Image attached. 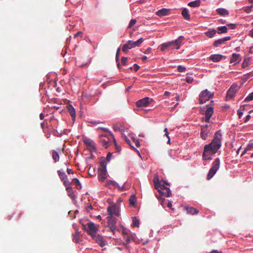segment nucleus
Wrapping results in <instances>:
<instances>
[{"instance_id": "1", "label": "nucleus", "mask_w": 253, "mask_h": 253, "mask_svg": "<svg viewBox=\"0 0 253 253\" xmlns=\"http://www.w3.org/2000/svg\"><path fill=\"white\" fill-rule=\"evenodd\" d=\"M222 135L220 131H216L211 142L204 147L203 158L204 160H211V156L217 152L221 145Z\"/></svg>"}, {"instance_id": "2", "label": "nucleus", "mask_w": 253, "mask_h": 253, "mask_svg": "<svg viewBox=\"0 0 253 253\" xmlns=\"http://www.w3.org/2000/svg\"><path fill=\"white\" fill-rule=\"evenodd\" d=\"M155 183V188L158 190V192L159 193V195L162 197H170L171 195L170 190L169 188L167 187L164 184H162L158 181L157 182L155 181L154 180Z\"/></svg>"}, {"instance_id": "3", "label": "nucleus", "mask_w": 253, "mask_h": 253, "mask_svg": "<svg viewBox=\"0 0 253 253\" xmlns=\"http://www.w3.org/2000/svg\"><path fill=\"white\" fill-rule=\"evenodd\" d=\"M143 42V39L142 38H140L135 42L129 40L123 45L122 47V51L126 53L128 49L135 47L139 46Z\"/></svg>"}, {"instance_id": "4", "label": "nucleus", "mask_w": 253, "mask_h": 253, "mask_svg": "<svg viewBox=\"0 0 253 253\" xmlns=\"http://www.w3.org/2000/svg\"><path fill=\"white\" fill-rule=\"evenodd\" d=\"M111 139H112L114 142L116 143V139L114 135L111 132H109L107 134L100 135L99 141L102 146L107 148L109 146V143Z\"/></svg>"}, {"instance_id": "5", "label": "nucleus", "mask_w": 253, "mask_h": 253, "mask_svg": "<svg viewBox=\"0 0 253 253\" xmlns=\"http://www.w3.org/2000/svg\"><path fill=\"white\" fill-rule=\"evenodd\" d=\"M220 166V160L219 158H216L213 162L212 166L210 169L209 173L207 175V179L210 180L213 175L216 173L217 170L218 169Z\"/></svg>"}, {"instance_id": "6", "label": "nucleus", "mask_w": 253, "mask_h": 253, "mask_svg": "<svg viewBox=\"0 0 253 253\" xmlns=\"http://www.w3.org/2000/svg\"><path fill=\"white\" fill-rule=\"evenodd\" d=\"M220 166V160L219 158H216L213 162L212 166L210 169L209 173L207 175V179L210 180L213 175L216 173L217 170L218 169Z\"/></svg>"}, {"instance_id": "7", "label": "nucleus", "mask_w": 253, "mask_h": 253, "mask_svg": "<svg viewBox=\"0 0 253 253\" xmlns=\"http://www.w3.org/2000/svg\"><path fill=\"white\" fill-rule=\"evenodd\" d=\"M84 229L86 230L87 234L91 236L97 233L98 228L93 222H90L86 225H83Z\"/></svg>"}, {"instance_id": "8", "label": "nucleus", "mask_w": 253, "mask_h": 253, "mask_svg": "<svg viewBox=\"0 0 253 253\" xmlns=\"http://www.w3.org/2000/svg\"><path fill=\"white\" fill-rule=\"evenodd\" d=\"M213 95V93H210L208 89L202 91L199 95V102L200 104H203L207 101L210 100Z\"/></svg>"}, {"instance_id": "9", "label": "nucleus", "mask_w": 253, "mask_h": 253, "mask_svg": "<svg viewBox=\"0 0 253 253\" xmlns=\"http://www.w3.org/2000/svg\"><path fill=\"white\" fill-rule=\"evenodd\" d=\"M108 226L110 228L111 232L115 234L116 231V218L112 216H108L107 217Z\"/></svg>"}, {"instance_id": "10", "label": "nucleus", "mask_w": 253, "mask_h": 253, "mask_svg": "<svg viewBox=\"0 0 253 253\" xmlns=\"http://www.w3.org/2000/svg\"><path fill=\"white\" fill-rule=\"evenodd\" d=\"M107 212L109 214L108 216H112L115 215L116 216H119V208L116 205H112L107 208Z\"/></svg>"}, {"instance_id": "11", "label": "nucleus", "mask_w": 253, "mask_h": 253, "mask_svg": "<svg viewBox=\"0 0 253 253\" xmlns=\"http://www.w3.org/2000/svg\"><path fill=\"white\" fill-rule=\"evenodd\" d=\"M238 87V85L236 84H234L231 85L230 88L228 89L227 95H226V100H228L231 99H232L237 91V89Z\"/></svg>"}, {"instance_id": "12", "label": "nucleus", "mask_w": 253, "mask_h": 253, "mask_svg": "<svg viewBox=\"0 0 253 253\" xmlns=\"http://www.w3.org/2000/svg\"><path fill=\"white\" fill-rule=\"evenodd\" d=\"M92 238L96 241V242L101 246L103 247L106 245V242L104 240V238L102 236H100L99 234L93 235L91 236Z\"/></svg>"}, {"instance_id": "13", "label": "nucleus", "mask_w": 253, "mask_h": 253, "mask_svg": "<svg viewBox=\"0 0 253 253\" xmlns=\"http://www.w3.org/2000/svg\"><path fill=\"white\" fill-rule=\"evenodd\" d=\"M150 104L149 102V97H145L142 99H141L138 100L136 102V105L137 107H146L148 106Z\"/></svg>"}, {"instance_id": "14", "label": "nucleus", "mask_w": 253, "mask_h": 253, "mask_svg": "<svg viewBox=\"0 0 253 253\" xmlns=\"http://www.w3.org/2000/svg\"><path fill=\"white\" fill-rule=\"evenodd\" d=\"M213 113V108L211 107H208L205 112V118L204 119L205 122L209 123L211 117Z\"/></svg>"}, {"instance_id": "15", "label": "nucleus", "mask_w": 253, "mask_h": 253, "mask_svg": "<svg viewBox=\"0 0 253 253\" xmlns=\"http://www.w3.org/2000/svg\"><path fill=\"white\" fill-rule=\"evenodd\" d=\"M98 177L100 181H104L107 178V170L104 169H98Z\"/></svg>"}, {"instance_id": "16", "label": "nucleus", "mask_w": 253, "mask_h": 253, "mask_svg": "<svg viewBox=\"0 0 253 253\" xmlns=\"http://www.w3.org/2000/svg\"><path fill=\"white\" fill-rule=\"evenodd\" d=\"M231 39L230 37H226L222 39H218L217 40H216L213 42V45L214 46L217 47L219 46L220 44L223 43L226 41H229Z\"/></svg>"}, {"instance_id": "17", "label": "nucleus", "mask_w": 253, "mask_h": 253, "mask_svg": "<svg viewBox=\"0 0 253 253\" xmlns=\"http://www.w3.org/2000/svg\"><path fill=\"white\" fill-rule=\"evenodd\" d=\"M183 36H180L177 39L174 41H172L173 42V48L178 49L180 48L181 43L183 40Z\"/></svg>"}, {"instance_id": "18", "label": "nucleus", "mask_w": 253, "mask_h": 253, "mask_svg": "<svg viewBox=\"0 0 253 253\" xmlns=\"http://www.w3.org/2000/svg\"><path fill=\"white\" fill-rule=\"evenodd\" d=\"M66 108L73 120H75L76 118V112L74 108L70 104L67 105Z\"/></svg>"}, {"instance_id": "19", "label": "nucleus", "mask_w": 253, "mask_h": 253, "mask_svg": "<svg viewBox=\"0 0 253 253\" xmlns=\"http://www.w3.org/2000/svg\"><path fill=\"white\" fill-rule=\"evenodd\" d=\"M240 55L239 54L233 53L230 59V63H235L236 64L240 62Z\"/></svg>"}, {"instance_id": "20", "label": "nucleus", "mask_w": 253, "mask_h": 253, "mask_svg": "<svg viewBox=\"0 0 253 253\" xmlns=\"http://www.w3.org/2000/svg\"><path fill=\"white\" fill-rule=\"evenodd\" d=\"M223 57V56L220 54H213L210 56V59L213 62H216L220 61Z\"/></svg>"}, {"instance_id": "21", "label": "nucleus", "mask_w": 253, "mask_h": 253, "mask_svg": "<svg viewBox=\"0 0 253 253\" xmlns=\"http://www.w3.org/2000/svg\"><path fill=\"white\" fill-rule=\"evenodd\" d=\"M84 142L88 146L91 147L94 150H96L95 144L93 140L89 139H87L84 140Z\"/></svg>"}, {"instance_id": "22", "label": "nucleus", "mask_w": 253, "mask_h": 253, "mask_svg": "<svg viewBox=\"0 0 253 253\" xmlns=\"http://www.w3.org/2000/svg\"><path fill=\"white\" fill-rule=\"evenodd\" d=\"M210 130L204 129L201 128L200 136L203 140L207 139Z\"/></svg>"}, {"instance_id": "23", "label": "nucleus", "mask_w": 253, "mask_h": 253, "mask_svg": "<svg viewBox=\"0 0 253 253\" xmlns=\"http://www.w3.org/2000/svg\"><path fill=\"white\" fill-rule=\"evenodd\" d=\"M169 10L166 8H162L156 12V14L159 16H164L168 15Z\"/></svg>"}, {"instance_id": "24", "label": "nucleus", "mask_w": 253, "mask_h": 253, "mask_svg": "<svg viewBox=\"0 0 253 253\" xmlns=\"http://www.w3.org/2000/svg\"><path fill=\"white\" fill-rule=\"evenodd\" d=\"M185 209L187 213L191 214H197L199 212V211L197 209L193 207H187L185 208Z\"/></svg>"}, {"instance_id": "25", "label": "nucleus", "mask_w": 253, "mask_h": 253, "mask_svg": "<svg viewBox=\"0 0 253 253\" xmlns=\"http://www.w3.org/2000/svg\"><path fill=\"white\" fill-rule=\"evenodd\" d=\"M201 1L200 0H196L195 1H191L189 2L188 5L192 7H197L200 5Z\"/></svg>"}, {"instance_id": "26", "label": "nucleus", "mask_w": 253, "mask_h": 253, "mask_svg": "<svg viewBox=\"0 0 253 253\" xmlns=\"http://www.w3.org/2000/svg\"><path fill=\"white\" fill-rule=\"evenodd\" d=\"M216 11L218 14L222 16H225L229 14L228 10L223 8H219L216 10Z\"/></svg>"}, {"instance_id": "27", "label": "nucleus", "mask_w": 253, "mask_h": 253, "mask_svg": "<svg viewBox=\"0 0 253 253\" xmlns=\"http://www.w3.org/2000/svg\"><path fill=\"white\" fill-rule=\"evenodd\" d=\"M171 46H173V42L172 41L166 43H164L161 45V50L162 51H164L168 47H169Z\"/></svg>"}, {"instance_id": "28", "label": "nucleus", "mask_w": 253, "mask_h": 253, "mask_svg": "<svg viewBox=\"0 0 253 253\" xmlns=\"http://www.w3.org/2000/svg\"><path fill=\"white\" fill-rule=\"evenodd\" d=\"M182 16L186 20L190 19V15L189 14V11L187 8H184L181 12Z\"/></svg>"}, {"instance_id": "29", "label": "nucleus", "mask_w": 253, "mask_h": 253, "mask_svg": "<svg viewBox=\"0 0 253 253\" xmlns=\"http://www.w3.org/2000/svg\"><path fill=\"white\" fill-rule=\"evenodd\" d=\"M52 157L55 162H58L59 160V155L58 152L53 150L52 153Z\"/></svg>"}, {"instance_id": "30", "label": "nucleus", "mask_w": 253, "mask_h": 253, "mask_svg": "<svg viewBox=\"0 0 253 253\" xmlns=\"http://www.w3.org/2000/svg\"><path fill=\"white\" fill-rule=\"evenodd\" d=\"M227 32V28L226 26H220L217 28V33L218 34L226 33Z\"/></svg>"}, {"instance_id": "31", "label": "nucleus", "mask_w": 253, "mask_h": 253, "mask_svg": "<svg viewBox=\"0 0 253 253\" xmlns=\"http://www.w3.org/2000/svg\"><path fill=\"white\" fill-rule=\"evenodd\" d=\"M216 31L215 30L212 29L210 30L209 31L205 33L206 35L209 38H212L216 34Z\"/></svg>"}, {"instance_id": "32", "label": "nucleus", "mask_w": 253, "mask_h": 253, "mask_svg": "<svg viewBox=\"0 0 253 253\" xmlns=\"http://www.w3.org/2000/svg\"><path fill=\"white\" fill-rule=\"evenodd\" d=\"M136 201V198L134 195H131L129 199V203L130 206H134Z\"/></svg>"}, {"instance_id": "33", "label": "nucleus", "mask_w": 253, "mask_h": 253, "mask_svg": "<svg viewBox=\"0 0 253 253\" xmlns=\"http://www.w3.org/2000/svg\"><path fill=\"white\" fill-rule=\"evenodd\" d=\"M57 172L61 180H65L67 178V175L65 172H62L60 170H58Z\"/></svg>"}, {"instance_id": "34", "label": "nucleus", "mask_w": 253, "mask_h": 253, "mask_svg": "<svg viewBox=\"0 0 253 253\" xmlns=\"http://www.w3.org/2000/svg\"><path fill=\"white\" fill-rule=\"evenodd\" d=\"M73 183L76 186L77 188L81 189L82 186L78 179L75 178L73 179Z\"/></svg>"}, {"instance_id": "35", "label": "nucleus", "mask_w": 253, "mask_h": 253, "mask_svg": "<svg viewBox=\"0 0 253 253\" xmlns=\"http://www.w3.org/2000/svg\"><path fill=\"white\" fill-rule=\"evenodd\" d=\"M139 224V220L136 217H132V226L134 227H138Z\"/></svg>"}, {"instance_id": "36", "label": "nucleus", "mask_w": 253, "mask_h": 253, "mask_svg": "<svg viewBox=\"0 0 253 253\" xmlns=\"http://www.w3.org/2000/svg\"><path fill=\"white\" fill-rule=\"evenodd\" d=\"M111 183H112V184L113 185L115 186V187H119V189H120L122 191L126 190V188H125L124 185L122 186V187H120L119 186L117 182H116L115 181H111Z\"/></svg>"}, {"instance_id": "37", "label": "nucleus", "mask_w": 253, "mask_h": 253, "mask_svg": "<svg viewBox=\"0 0 253 253\" xmlns=\"http://www.w3.org/2000/svg\"><path fill=\"white\" fill-rule=\"evenodd\" d=\"M156 196L157 197L158 199H159L161 205L163 207H164L165 199L163 198L162 196L158 195L157 194L156 195Z\"/></svg>"}, {"instance_id": "38", "label": "nucleus", "mask_w": 253, "mask_h": 253, "mask_svg": "<svg viewBox=\"0 0 253 253\" xmlns=\"http://www.w3.org/2000/svg\"><path fill=\"white\" fill-rule=\"evenodd\" d=\"M113 129L115 131H120L121 132L122 134H123V127L121 128L119 126H118L117 125H114L113 126Z\"/></svg>"}, {"instance_id": "39", "label": "nucleus", "mask_w": 253, "mask_h": 253, "mask_svg": "<svg viewBox=\"0 0 253 253\" xmlns=\"http://www.w3.org/2000/svg\"><path fill=\"white\" fill-rule=\"evenodd\" d=\"M122 137L123 139L127 142L130 147L134 148V147L131 144L130 140L127 137V136L125 135L122 134Z\"/></svg>"}, {"instance_id": "40", "label": "nucleus", "mask_w": 253, "mask_h": 253, "mask_svg": "<svg viewBox=\"0 0 253 253\" xmlns=\"http://www.w3.org/2000/svg\"><path fill=\"white\" fill-rule=\"evenodd\" d=\"M253 100V92L251 93L245 99L244 101L248 102Z\"/></svg>"}, {"instance_id": "41", "label": "nucleus", "mask_w": 253, "mask_h": 253, "mask_svg": "<svg viewBox=\"0 0 253 253\" xmlns=\"http://www.w3.org/2000/svg\"><path fill=\"white\" fill-rule=\"evenodd\" d=\"M132 237V235L131 234L124 236V240L126 241V243H129L130 241V239Z\"/></svg>"}, {"instance_id": "42", "label": "nucleus", "mask_w": 253, "mask_h": 253, "mask_svg": "<svg viewBox=\"0 0 253 253\" xmlns=\"http://www.w3.org/2000/svg\"><path fill=\"white\" fill-rule=\"evenodd\" d=\"M253 5H252L250 6H246V7H244L243 8V10L246 12L247 13H250L251 11V10H252V8L253 7Z\"/></svg>"}, {"instance_id": "43", "label": "nucleus", "mask_w": 253, "mask_h": 253, "mask_svg": "<svg viewBox=\"0 0 253 253\" xmlns=\"http://www.w3.org/2000/svg\"><path fill=\"white\" fill-rule=\"evenodd\" d=\"M122 233L124 236L131 234L130 231L129 230H127V229L124 228V227H123Z\"/></svg>"}, {"instance_id": "44", "label": "nucleus", "mask_w": 253, "mask_h": 253, "mask_svg": "<svg viewBox=\"0 0 253 253\" xmlns=\"http://www.w3.org/2000/svg\"><path fill=\"white\" fill-rule=\"evenodd\" d=\"M185 81L187 83L191 84L193 81V78L190 76H187L185 78Z\"/></svg>"}, {"instance_id": "45", "label": "nucleus", "mask_w": 253, "mask_h": 253, "mask_svg": "<svg viewBox=\"0 0 253 253\" xmlns=\"http://www.w3.org/2000/svg\"><path fill=\"white\" fill-rule=\"evenodd\" d=\"M139 66L136 64H134L133 67H131L129 68L130 70L134 69L135 72H137L139 69Z\"/></svg>"}, {"instance_id": "46", "label": "nucleus", "mask_w": 253, "mask_h": 253, "mask_svg": "<svg viewBox=\"0 0 253 253\" xmlns=\"http://www.w3.org/2000/svg\"><path fill=\"white\" fill-rule=\"evenodd\" d=\"M177 70L179 72H184L186 71V68L183 66L179 65L177 67Z\"/></svg>"}, {"instance_id": "47", "label": "nucleus", "mask_w": 253, "mask_h": 253, "mask_svg": "<svg viewBox=\"0 0 253 253\" xmlns=\"http://www.w3.org/2000/svg\"><path fill=\"white\" fill-rule=\"evenodd\" d=\"M136 22V20L135 19H131L129 23L128 28H130L132 27Z\"/></svg>"}, {"instance_id": "48", "label": "nucleus", "mask_w": 253, "mask_h": 253, "mask_svg": "<svg viewBox=\"0 0 253 253\" xmlns=\"http://www.w3.org/2000/svg\"><path fill=\"white\" fill-rule=\"evenodd\" d=\"M100 166H101V168H99L98 169H106V162L105 161H101L100 162Z\"/></svg>"}, {"instance_id": "49", "label": "nucleus", "mask_w": 253, "mask_h": 253, "mask_svg": "<svg viewBox=\"0 0 253 253\" xmlns=\"http://www.w3.org/2000/svg\"><path fill=\"white\" fill-rule=\"evenodd\" d=\"M66 191L68 193V195L70 196L73 193V191L72 189V188L71 187H66Z\"/></svg>"}, {"instance_id": "50", "label": "nucleus", "mask_w": 253, "mask_h": 253, "mask_svg": "<svg viewBox=\"0 0 253 253\" xmlns=\"http://www.w3.org/2000/svg\"><path fill=\"white\" fill-rule=\"evenodd\" d=\"M127 60V58L125 57H123L121 59V63L123 65H125L126 64V62Z\"/></svg>"}, {"instance_id": "51", "label": "nucleus", "mask_w": 253, "mask_h": 253, "mask_svg": "<svg viewBox=\"0 0 253 253\" xmlns=\"http://www.w3.org/2000/svg\"><path fill=\"white\" fill-rule=\"evenodd\" d=\"M253 148V143L249 144L246 148V151L251 150Z\"/></svg>"}, {"instance_id": "52", "label": "nucleus", "mask_w": 253, "mask_h": 253, "mask_svg": "<svg viewBox=\"0 0 253 253\" xmlns=\"http://www.w3.org/2000/svg\"><path fill=\"white\" fill-rule=\"evenodd\" d=\"M62 181H63L64 184L66 186H67L71 184L70 182L68 180V178H66L65 180H63Z\"/></svg>"}, {"instance_id": "53", "label": "nucleus", "mask_w": 253, "mask_h": 253, "mask_svg": "<svg viewBox=\"0 0 253 253\" xmlns=\"http://www.w3.org/2000/svg\"><path fill=\"white\" fill-rule=\"evenodd\" d=\"M120 51V48H118L117 51L116 55V61H118L119 59V53Z\"/></svg>"}, {"instance_id": "54", "label": "nucleus", "mask_w": 253, "mask_h": 253, "mask_svg": "<svg viewBox=\"0 0 253 253\" xmlns=\"http://www.w3.org/2000/svg\"><path fill=\"white\" fill-rule=\"evenodd\" d=\"M93 209L92 206L91 205H89L86 207V211L87 212H89L90 210H92Z\"/></svg>"}, {"instance_id": "55", "label": "nucleus", "mask_w": 253, "mask_h": 253, "mask_svg": "<svg viewBox=\"0 0 253 253\" xmlns=\"http://www.w3.org/2000/svg\"><path fill=\"white\" fill-rule=\"evenodd\" d=\"M209 127H210V126L208 125H206L205 126H201V128H204V129H207V130H210Z\"/></svg>"}, {"instance_id": "56", "label": "nucleus", "mask_w": 253, "mask_h": 253, "mask_svg": "<svg viewBox=\"0 0 253 253\" xmlns=\"http://www.w3.org/2000/svg\"><path fill=\"white\" fill-rule=\"evenodd\" d=\"M152 48L151 47H148L144 52L145 54H149L151 52Z\"/></svg>"}, {"instance_id": "57", "label": "nucleus", "mask_w": 253, "mask_h": 253, "mask_svg": "<svg viewBox=\"0 0 253 253\" xmlns=\"http://www.w3.org/2000/svg\"><path fill=\"white\" fill-rule=\"evenodd\" d=\"M112 157V154L110 153H109L106 157V159L108 161H109L111 158Z\"/></svg>"}, {"instance_id": "58", "label": "nucleus", "mask_w": 253, "mask_h": 253, "mask_svg": "<svg viewBox=\"0 0 253 253\" xmlns=\"http://www.w3.org/2000/svg\"><path fill=\"white\" fill-rule=\"evenodd\" d=\"M238 114L239 115V118H241V117L242 116L243 113L241 111V110H238L237 111Z\"/></svg>"}, {"instance_id": "59", "label": "nucleus", "mask_w": 253, "mask_h": 253, "mask_svg": "<svg viewBox=\"0 0 253 253\" xmlns=\"http://www.w3.org/2000/svg\"><path fill=\"white\" fill-rule=\"evenodd\" d=\"M227 26L229 27L231 29H234L236 27L235 25L233 24H228Z\"/></svg>"}, {"instance_id": "60", "label": "nucleus", "mask_w": 253, "mask_h": 253, "mask_svg": "<svg viewBox=\"0 0 253 253\" xmlns=\"http://www.w3.org/2000/svg\"><path fill=\"white\" fill-rule=\"evenodd\" d=\"M164 131L165 132V135L168 137V138H169V135L168 128H165V130H164Z\"/></svg>"}, {"instance_id": "61", "label": "nucleus", "mask_w": 253, "mask_h": 253, "mask_svg": "<svg viewBox=\"0 0 253 253\" xmlns=\"http://www.w3.org/2000/svg\"><path fill=\"white\" fill-rule=\"evenodd\" d=\"M251 119V116L250 115H248L246 117V119H245V123H247L248 121H249V120Z\"/></svg>"}, {"instance_id": "62", "label": "nucleus", "mask_w": 253, "mask_h": 253, "mask_svg": "<svg viewBox=\"0 0 253 253\" xmlns=\"http://www.w3.org/2000/svg\"><path fill=\"white\" fill-rule=\"evenodd\" d=\"M133 141L135 143V146L137 147H139L140 143L138 140H135V139H133Z\"/></svg>"}, {"instance_id": "63", "label": "nucleus", "mask_w": 253, "mask_h": 253, "mask_svg": "<svg viewBox=\"0 0 253 253\" xmlns=\"http://www.w3.org/2000/svg\"><path fill=\"white\" fill-rule=\"evenodd\" d=\"M79 233L77 232L74 235V237H75L76 242H78V238L79 237Z\"/></svg>"}, {"instance_id": "64", "label": "nucleus", "mask_w": 253, "mask_h": 253, "mask_svg": "<svg viewBox=\"0 0 253 253\" xmlns=\"http://www.w3.org/2000/svg\"><path fill=\"white\" fill-rule=\"evenodd\" d=\"M211 253H222L221 251H218L217 250H213Z\"/></svg>"}]
</instances>
